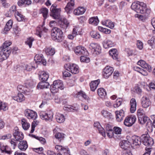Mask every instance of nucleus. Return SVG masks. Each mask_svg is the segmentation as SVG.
Returning a JSON list of instances; mask_svg holds the SVG:
<instances>
[{
    "label": "nucleus",
    "mask_w": 155,
    "mask_h": 155,
    "mask_svg": "<svg viewBox=\"0 0 155 155\" xmlns=\"http://www.w3.org/2000/svg\"><path fill=\"white\" fill-rule=\"evenodd\" d=\"M62 31L56 27L54 28L51 31V38L53 40L58 42H62L64 40Z\"/></svg>",
    "instance_id": "obj_1"
},
{
    "label": "nucleus",
    "mask_w": 155,
    "mask_h": 155,
    "mask_svg": "<svg viewBox=\"0 0 155 155\" xmlns=\"http://www.w3.org/2000/svg\"><path fill=\"white\" fill-rule=\"evenodd\" d=\"M64 86L63 82L61 80H58L54 81L50 86V90L52 93L57 92L59 89L63 90Z\"/></svg>",
    "instance_id": "obj_2"
},
{
    "label": "nucleus",
    "mask_w": 155,
    "mask_h": 155,
    "mask_svg": "<svg viewBox=\"0 0 155 155\" xmlns=\"http://www.w3.org/2000/svg\"><path fill=\"white\" fill-rule=\"evenodd\" d=\"M140 138L141 143L145 146H151L154 143L153 139L150 137L148 134H143L141 136Z\"/></svg>",
    "instance_id": "obj_3"
},
{
    "label": "nucleus",
    "mask_w": 155,
    "mask_h": 155,
    "mask_svg": "<svg viewBox=\"0 0 155 155\" xmlns=\"http://www.w3.org/2000/svg\"><path fill=\"white\" fill-rule=\"evenodd\" d=\"M150 10L147 7L146 5L143 2H141L137 12L141 14H146V16H148L150 13Z\"/></svg>",
    "instance_id": "obj_4"
},
{
    "label": "nucleus",
    "mask_w": 155,
    "mask_h": 155,
    "mask_svg": "<svg viewBox=\"0 0 155 155\" xmlns=\"http://www.w3.org/2000/svg\"><path fill=\"white\" fill-rule=\"evenodd\" d=\"M39 115L42 119L51 121L52 120L53 114L51 111H49L47 113L41 111L39 113Z\"/></svg>",
    "instance_id": "obj_5"
},
{
    "label": "nucleus",
    "mask_w": 155,
    "mask_h": 155,
    "mask_svg": "<svg viewBox=\"0 0 155 155\" xmlns=\"http://www.w3.org/2000/svg\"><path fill=\"white\" fill-rule=\"evenodd\" d=\"M136 118L133 115L126 117L124 121V124L126 126L130 127L133 125L136 121Z\"/></svg>",
    "instance_id": "obj_6"
},
{
    "label": "nucleus",
    "mask_w": 155,
    "mask_h": 155,
    "mask_svg": "<svg viewBox=\"0 0 155 155\" xmlns=\"http://www.w3.org/2000/svg\"><path fill=\"white\" fill-rule=\"evenodd\" d=\"M25 116L28 119L35 120L37 117L36 112L29 109H26L24 111Z\"/></svg>",
    "instance_id": "obj_7"
},
{
    "label": "nucleus",
    "mask_w": 155,
    "mask_h": 155,
    "mask_svg": "<svg viewBox=\"0 0 155 155\" xmlns=\"http://www.w3.org/2000/svg\"><path fill=\"white\" fill-rule=\"evenodd\" d=\"M89 48L92 50L94 54L98 55L101 52V47L97 43H91Z\"/></svg>",
    "instance_id": "obj_8"
},
{
    "label": "nucleus",
    "mask_w": 155,
    "mask_h": 155,
    "mask_svg": "<svg viewBox=\"0 0 155 155\" xmlns=\"http://www.w3.org/2000/svg\"><path fill=\"white\" fill-rule=\"evenodd\" d=\"M66 66H67V65H65L64 67L67 70L71 72L72 74H75L79 72V67L77 65L73 64L68 67L67 68H66Z\"/></svg>",
    "instance_id": "obj_9"
},
{
    "label": "nucleus",
    "mask_w": 155,
    "mask_h": 155,
    "mask_svg": "<svg viewBox=\"0 0 155 155\" xmlns=\"http://www.w3.org/2000/svg\"><path fill=\"white\" fill-rule=\"evenodd\" d=\"M34 60L37 64H42L44 65L46 64V61L44 58L42 54L36 55L35 57Z\"/></svg>",
    "instance_id": "obj_10"
},
{
    "label": "nucleus",
    "mask_w": 155,
    "mask_h": 155,
    "mask_svg": "<svg viewBox=\"0 0 155 155\" xmlns=\"http://www.w3.org/2000/svg\"><path fill=\"white\" fill-rule=\"evenodd\" d=\"M74 52L76 54L79 55H87L88 54L87 50L83 47L77 46L75 49Z\"/></svg>",
    "instance_id": "obj_11"
},
{
    "label": "nucleus",
    "mask_w": 155,
    "mask_h": 155,
    "mask_svg": "<svg viewBox=\"0 0 155 155\" xmlns=\"http://www.w3.org/2000/svg\"><path fill=\"white\" fill-rule=\"evenodd\" d=\"M113 68L109 66H106L103 70V76L105 78H108L114 72Z\"/></svg>",
    "instance_id": "obj_12"
},
{
    "label": "nucleus",
    "mask_w": 155,
    "mask_h": 155,
    "mask_svg": "<svg viewBox=\"0 0 155 155\" xmlns=\"http://www.w3.org/2000/svg\"><path fill=\"white\" fill-rule=\"evenodd\" d=\"M13 134L14 138L17 141H20L24 138L23 134L21 132H19L18 129L14 130Z\"/></svg>",
    "instance_id": "obj_13"
},
{
    "label": "nucleus",
    "mask_w": 155,
    "mask_h": 155,
    "mask_svg": "<svg viewBox=\"0 0 155 155\" xmlns=\"http://www.w3.org/2000/svg\"><path fill=\"white\" fill-rule=\"evenodd\" d=\"M10 51L8 50H0V62H2L4 60L7 59L9 57Z\"/></svg>",
    "instance_id": "obj_14"
},
{
    "label": "nucleus",
    "mask_w": 155,
    "mask_h": 155,
    "mask_svg": "<svg viewBox=\"0 0 155 155\" xmlns=\"http://www.w3.org/2000/svg\"><path fill=\"white\" fill-rule=\"evenodd\" d=\"M138 65H140L142 68L145 69L149 72L151 71L152 68L151 66L146 63V62L143 60H141L139 61L137 63Z\"/></svg>",
    "instance_id": "obj_15"
},
{
    "label": "nucleus",
    "mask_w": 155,
    "mask_h": 155,
    "mask_svg": "<svg viewBox=\"0 0 155 155\" xmlns=\"http://www.w3.org/2000/svg\"><path fill=\"white\" fill-rule=\"evenodd\" d=\"M138 118L139 122L141 124H143L146 123L147 126H148V124H152L151 120L146 116L144 115Z\"/></svg>",
    "instance_id": "obj_16"
},
{
    "label": "nucleus",
    "mask_w": 155,
    "mask_h": 155,
    "mask_svg": "<svg viewBox=\"0 0 155 155\" xmlns=\"http://www.w3.org/2000/svg\"><path fill=\"white\" fill-rule=\"evenodd\" d=\"M141 101V105L143 107H148L151 104V102L149 98L146 96L142 97Z\"/></svg>",
    "instance_id": "obj_17"
},
{
    "label": "nucleus",
    "mask_w": 155,
    "mask_h": 155,
    "mask_svg": "<svg viewBox=\"0 0 155 155\" xmlns=\"http://www.w3.org/2000/svg\"><path fill=\"white\" fill-rule=\"evenodd\" d=\"M68 2L66 7L65 8V11L68 14L70 12L71 10L74 8V0H67Z\"/></svg>",
    "instance_id": "obj_18"
},
{
    "label": "nucleus",
    "mask_w": 155,
    "mask_h": 155,
    "mask_svg": "<svg viewBox=\"0 0 155 155\" xmlns=\"http://www.w3.org/2000/svg\"><path fill=\"white\" fill-rule=\"evenodd\" d=\"M60 8L54 9L51 11L50 15L54 19H59L60 17Z\"/></svg>",
    "instance_id": "obj_19"
},
{
    "label": "nucleus",
    "mask_w": 155,
    "mask_h": 155,
    "mask_svg": "<svg viewBox=\"0 0 155 155\" xmlns=\"http://www.w3.org/2000/svg\"><path fill=\"white\" fill-rule=\"evenodd\" d=\"M130 111L131 113H133L136 111L137 102L135 98H132L130 100Z\"/></svg>",
    "instance_id": "obj_20"
},
{
    "label": "nucleus",
    "mask_w": 155,
    "mask_h": 155,
    "mask_svg": "<svg viewBox=\"0 0 155 155\" xmlns=\"http://www.w3.org/2000/svg\"><path fill=\"white\" fill-rule=\"evenodd\" d=\"M0 149L2 153H7L8 154H10L12 153V152L8 147L5 145L3 143H1V146H0Z\"/></svg>",
    "instance_id": "obj_21"
},
{
    "label": "nucleus",
    "mask_w": 155,
    "mask_h": 155,
    "mask_svg": "<svg viewBox=\"0 0 155 155\" xmlns=\"http://www.w3.org/2000/svg\"><path fill=\"white\" fill-rule=\"evenodd\" d=\"M132 143L131 144L132 147L140 146L141 143L140 137H139L134 136L132 138Z\"/></svg>",
    "instance_id": "obj_22"
},
{
    "label": "nucleus",
    "mask_w": 155,
    "mask_h": 155,
    "mask_svg": "<svg viewBox=\"0 0 155 155\" xmlns=\"http://www.w3.org/2000/svg\"><path fill=\"white\" fill-rule=\"evenodd\" d=\"M116 120L117 121L120 122L123 120L124 117V112L122 110L117 111L115 112Z\"/></svg>",
    "instance_id": "obj_23"
},
{
    "label": "nucleus",
    "mask_w": 155,
    "mask_h": 155,
    "mask_svg": "<svg viewBox=\"0 0 155 155\" xmlns=\"http://www.w3.org/2000/svg\"><path fill=\"white\" fill-rule=\"evenodd\" d=\"M42 31L45 32H47L48 31V29L43 27V25L41 26L37 27L36 30L35 34L38 36L39 37L41 38L42 35Z\"/></svg>",
    "instance_id": "obj_24"
},
{
    "label": "nucleus",
    "mask_w": 155,
    "mask_h": 155,
    "mask_svg": "<svg viewBox=\"0 0 155 155\" xmlns=\"http://www.w3.org/2000/svg\"><path fill=\"white\" fill-rule=\"evenodd\" d=\"M94 126L98 129L99 133L101 134L103 136L105 137L106 136L105 133L104 129L101 125L100 123L98 122H95L94 124Z\"/></svg>",
    "instance_id": "obj_25"
},
{
    "label": "nucleus",
    "mask_w": 155,
    "mask_h": 155,
    "mask_svg": "<svg viewBox=\"0 0 155 155\" xmlns=\"http://www.w3.org/2000/svg\"><path fill=\"white\" fill-rule=\"evenodd\" d=\"M48 78V74L45 71H41L39 74V78L42 81H46Z\"/></svg>",
    "instance_id": "obj_26"
},
{
    "label": "nucleus",
    "mask_w": 155,
    "mask_h": 155,
    "mask_svg": "<svg viewBox=\"0 0 155 155\" xmlns=\"http://www.w3.org/2000/svg\"><path fill=\"white\" fill-rule=\"evenodd\" d=\"M49 86V84L46 81H42L39 83L37 87L38 89H43L48 88Z\"/></svg>",
    "instance_id": "obj_27"
},
{
    "label": "nucleus",
    "mask_w": 155,
    "mask_h": 155,
    "mask_svg": "<svg viewBox=\"0 0 155 155\" xmlns=\"http://www.w3.org/2000/svg\"><path fill=\"white\" fill-rule=\"evenodd\" d=\"M55 119L57 121L60 123H63L65 120L64 116L59 113H57L55 115Z\"/></svg>",
    "instance_id": "obj_28"
},
{
    "label": "nucleus",
    "mask_w": 155,
    "mask_h": 155,
    "mask_svg": "<svg viewBox=\"0 0 155 155\" xmlns=\"http://www.w3.org/2000/svg\"><path fill=\"white\" fill-rule=\"evenodd\" d=\"M28 144L26 141H20L18 144V148L21 150L25 151L27 148Z\"/></svg>",
    "instance_id": "obj_29"
},
{
    "label": "nucleus",
    "mask_w": 155,
    "mask_h": 155,
    "mask_svg": "<svg viewBox=\"0 0 155 155\" xmlns=\"http://www.w3.org/2000/svg\"><path fill=\"white\" fill-rule=\"evenodd\" d=\"M12 43L9 41H5L3 44V45L0 48V50H8L10 51V53L11 52V50L8 47L12 44Z\"/></svg>",
    "instance_id": "obj_30"
},
{
    "label": "nucleus",
    "mask_w": 155,
    "mask_h": 155,
    "mask_svg": "<svg viewBox=\"0 0 155 155\" xmlns=\"http://www.w3.org/2000/svg\"><path fill=\"white\" fill-rule=\"evenodd\" d=\"M85 11L86 9L84 8L80 7L75 9L74 11V13L75 15H78L83 14Z\"/></svg>",
    "instance_id": "obj_31"
},
{
    "label": "nucleus",
    "mask_w": 155,
    "mask_h": 155,
    "mask_svg": "<svg viewBox=\"0 0 155 155\" xmlns=\"http://www.w3.org/2000/svg\"><path fill=\"white\" fill-rule=\"evenodd\" d=\"M100 81L99 79L92 81L90 84V87L91 91H94L96 89Z\"/></svg>",
    "instance_id": "obj_32"
},
{
    "label": "nucleus",
    "mask_w": 155,
    "mask_h": 155,
    "mask_svg": "<svg viewBox=\"0 0 155 155\" xmlns=\"http://www.w3.org/2000/svg\"><path fill=\"white\" fill-rule=\"evenodd\" d=\"M130 143L128 140H123L120 143V145L121 148L124 150L127 149L130 145Z\"/></svg>",
    "instance_id": "obj_33"
},
{
    "label": "nucleus",
    "mask_w": 155,
    "mask_h": 155,
    "mask_svg": "<svg viewBox=\"0 0 155 155\" xmlns=\"http://www.w3.org/2000/svg\"><path fill=\"white\" fill-rule=\"evenodd\" d=\"M12 97L13 99L18 102L24 101L25 99L23 95L21 93H18L17 96Z\"/></svg>",
    "instance_id": "obj_34"
},
{
    "label": "nucleus",
    "mask_w": 155,
    "mask_h": 155,
    "mask_svg": "<svg viewBox=\"0 0 155 155\" xmlns=\"http://www.w3.org/2000/svg\"><path fill=\"white\" fill-rule=\"evenodd\" d=\"M109 54L112 58L114 60H118V54L116 49H111L109 51Z\"/></svg>",
    "instance_id": "obj_35"
},
{
    "label": "nucleus",
    "mask_w": 155,
    "mask_h": 155,
    "mask_svg": "<svg viewBox=\"0 0 155 155\" xmlns=\"http://www.w3.org/2000/svg\"><path fill=\"white\" fill-rule=\"evenodd\" d=\"M21 124L23 128L25 130H27L30 127V125L25 119H22L21 120Z\"/></svg>",
    "instance_id": "obj_36"
},
{
    "label": "nucleus",
    "mask_w": 155,
    "mask_h": 155,
    "mask_svg": "<svg viewBox=\"0 0 155 155\" xmlns=\"http://www.w3.org/2000/svg\"><path fill=\"white\" fill-rule=\"evenodd\" d=\"M99 22L98 18L97 16L92 17L89 20V22L93 25H97Z\"/></svg>",
    "instance_id": "obj_37"
},
{
    "label": "nucleus",
    "mask_w": 155,
    "mask_h": 155,
    "mask_svg": "<svg viewBox=\"0 0 155 155\" xmlns=\"http://www.w3.org/2000/svg\"><path fill=\"white\" fill-rule=\"evenodd\" d=\"M13 25V21L11 20H9L6 23L4 28V31H8L12 28Z\"/></svg>",
    "instance_id": "obj_38"
},
{
    "label": "nucleus",
    "mask_w": 155,
    "mask_h": 155,
    "mask_svg": "<svg viewBox=\"0 0 155 155\" xmlns=\"http://www.w3.org/2000/svg\"><path fill=\"white\" fill-rule=\"evenodd\" d=\"M40 11L41 13L42 14L44 19H46L48 15V9L45 8H43L40 9Z\"/></svg>",
    "instance_id": "obj_39"
},
{
    "label": "nucleus",
    "mask_w": 155,
    "mask_h": 155,
    "mask_svg": "<svg viewBox=\"0 0 155 155\" xmlns=\"http://www.w3.org/2000/svg\"><path fill=\"white\" fill-rule=\"evenodd\" d=\"M15 16L17 20L19 21H23L25 19L24 17L18 11L15 12Z\"/></svg>",
    "instance_id": "obj_40"
},
{
    "label": "nucleus",
    "mask_w": 155,
    "mask_h": 155,
    "mask_svg": "<svg viewBox=\"0 0 155 155\" xmlns=\"http://www.w3.org/2000/svg\"><path fill=\"white\" fill-rule=\"evenodd\" d=\"M21 66L24 69L26 70L27 71H30L33 69H35V67L32 65L31 64H24L22 65Z\"/></svg>",
    "instance_id": "obj_41"
},
{
    "label": "nucleus",
    "mask_w": 155,
    "mask_h": 155,
    "mask_svg": "<svg viewBox=\"0 0 155 155\" xmlns=\"http://www.w3.org/2000/svg\"><path fill=\"white\" fill-rule=\"evenodd\" d=\"M45 51L46 54L48 55H53L55 53L54 49L51 47L45 48Z\"/></svg>",
    "instance_id": "obj_42"
},
{
    "label": "nucleus",
    "mask_w": 155,
    "mask_h": 155,
    "mask_svg": "<svg viewBox=\"0 0 155 155\" xmlns=\"http://www.w3.org/2000/svg\"><path fill=\"white\" fill-rule=\"evenodd\" d=\"M148 44L150 47V48L148 49L151 50V49L155 48V38H152L151 39L148 41Z\"/></svg>",
    "instance_id": "obj_43"
},
{
    "label": "nucleus",
    "mask_w": 155,
    "mask_h": 155,
    "mask_svg": "<svg viewBox=\"0 0 155 155\" xmlns=\"http://www.w3.org/2000/svg\"><path fill=\"white\" fill-rule=\"evenodd\" d=\"M97 91L98 95L101 97H104L106 95V92L103 88L98 89Z\"/></svg>",
    "instance_id": "obj_44"
},
{
    "label": "nucleus",
    "mask_w": 155,
    "mask_h": 155,
    "mask_svg": "<svg viewBox=\"0 0 155 155\" xmlns=\"http://www.w3.org/2000/svg\"><path fill=\"white\" fill-rule=\"evenodd\" d=\"M8 104L0 100V110L5 111L8 109Z\"/></svg>",
    "instance_id": "obj_45"
},
{
    "label": "nucleus",
    "mask_w": 155,
    "mask_h": 155,
    "mask_svg": "<svg viewBox=\"0 0 155 155\" xmlns=\"http://www.w3.org/2000/svg\"><path fill=\"white\" fill-rule=\"evenodd\" d=\"M35 85V83L31 79L27 80L25 82V85L27 88L33 87Z\"/></svg>",
    "instance_id": "obj_46"
},
{
    "label": "nucleus",
    "mask_w": 155,
    "mask_h": 155,
    "mask_svg": "<svg viewBox=\"0 0 155 155\" xmlns=\"http://www.w3.org/2000/svg\"><path fill=\"white\" fill-rule=\"evenodd\" d=\"M15 12H17L16 11V7L15 5H13L10 7L9 11L8 12V15L9 16H11L14 14Z\"/></svg>",
    "instance_id": "obj_47"
},
{
    "label": "nucleus",
    "mask_w": 155,
    "mask_h": 155,
    "mask_svg": "<svg viewBox=\"0 0 155 155\" xmlns=\"http://www.w3.org/2000/svg\"><path fill=\"white\" fill-rule=\"evenodd\" d=\"M141 2L137 1L132 3L131 6V8L134 10L135 11L137 12V10L138 9L139 6H140V3Z\"/></svg>",
    "instance_id": "obj_48"
},
{
    "label": "nucleus",
    "mask_w": 155,
    "mask_h": 155,
    "mask_svg": "<svg viewBox=\"0 0 155 155\" xmlns=\"http://www.w3.org/2000/svg\"><path fill=\"white\" fill-rule=\"evenodd\" d=\"M99 31L101 32H103L106 34H108L110 33L111 30L110 29L107 28H104L101 26H99L98 28Z\"/></svg>",
    "instance_id": "obj_49"
},
{
    "label": "nucleus",
    "mask_w": 155,
    "mask_h": 155,
    "mask_svg": "<svg viewBox=\"0 0 155 155\" xmlns=\"http://www.w3.org/2000/svg\"><path fill=\"white\" fill-rule=\"evenodd\" d=\"M42 97L46 100H51L52 98L51 94L48 92H45L43 93Z\"/></svg>",
    "instance_id": "obj_50"
},
{
    "label": "nucleus",
    "mask_w": 155,
    "mask_h": 155,
    "mask_svg": "<svg viewBox=\"0 0 155 155\" xmlns=\"http://www.w3.org/2000/svg\"><path fill=\"white\" fill-rule=\"evenodd\" d=\"M107 135L110 138H112L114 135V131L111 128L106 127Z\"/></svg>",
    "instance_id": "obj_51"
},
{
    "label": "nucleus",
    "mask_w": 155,
    "mask_h": 155,
    "mask_svg": "<svg viewBox=\"0 0 155 155\" xmlns=\"http://www.w3.org/2000/svg\"><path fill=\"white\" fill-rule=\"evenodd\" d=\"M80 96L82 97L85 100L88 101L89 100V97L85 94L84 92L82 91H81L78 93L77 97H79Z\"/></svg>",
    "instance_id": "obj_52"
},
{
    "label": "nucleus",
    "mask_w": 155,
    "mask_h": 155,
    "mask_svg": "<svg viewBox=\"0 0 155 155\" xmlns=\"http://www.w3.org/2000/svg\"><path fill=\"white\" fill-rule=\"evenodd\" d=\"M91 37L96 39H99L101 37V35L98 32L96 31H92L90 33Z\"/></svg>",
    "instance_id": "obj_53"
},
{
    "label": "nucleus",
    "mask_w": 155,
    "mask_h": 155,
    "mask_svg": "<svg viewBox=\"0 0 155 155\" xmlns=\"http://www.w3.org/2000/svg\"><path fill=\"white\" fill-rule=\"evenodd\" d=\"M34 40V38L31 37L27 39V41H25V43L26 45L29 46L30 48H31L32 45V42Z\"/></svg>",
    "instance_id": "obj_54"
},
{
    "label": "nucleus",
    "mask_w": 155,
    "mask_h": 155,
    "mask_svg": "<svg viewBox=\"0 0 155 155\" xmlns=\"http://www.w3.org/2000/svg\"><path fill=\"white\" fill-rule=\"evenodd\" d=\"M61 153L64 155H70V151L67 147H64Z\"/></svg>",
    "instance_id": "obj_55"
},
{
    "label": "nucleus",
    "mask_w": 155,
    "mask_h": 155,
    "mask_svg": "<svg viewBox=\"0 0 155 155\" xmlns=\"http://www.w3.org/2000/svg\"><path fill=\"white\" fill-rule=\"evenodd\" d=\"M55 137L61 141V140H62L64 137V134L62 133H58L56 134L55 136Z\"/></svg>",
    "instance_id": "obj_56"
},
{
    "label": "nucleus",
    "mask_w": 155,
    "mask_h": 155,
    "mask_svg": "<svg viewBox=\"0 0 155 155\" xmlns=\"http://www.w3.org/2000/svg\"><path fill=\"white\" fill-rule=\"evenodd\" d=\"M122 102V100L120 98H119L116 100V103L114 104V107L115 108L118 107L121 105Z\"/></svg>",
    "instance_id": "obj_57"
},
{
    "label": "nucleus",
    "mask_w": 155,
    "mask_h": 155,
    "mask_svg": "<svg viewBox=\"0 0 155 155\" xmlns=\"http://www.w3.org/2000/svg\"><path fill=\"white\" fill-rule=\"evenodd\" d=\"M25 89L23 86L21 85H18L17 87V90L18 91L26 94L27 91Z\"/></svg>",
    "instance_id": "obj_58"
},
{
    "label": "nucleus",
    "mask_w": 155,
    "mask_h": 155,
    "mask_svg": "<svg viewBox=\"0 0 155 155\" xmlns=\"http://www.w3.org/2000/svg\"><path fill=\"white\" fill-rule=\"evenodd\" d=\"M101 114L105 118H108L110 117V113L108 111L103 110L101 112Z\"/></svg>",
    "instance_id": "obj_59"
},
{
    "label": "nucleus",
    "mask_w": 155,
    "mask_h": 155,
    "mask_svg": "<svg viewBox=\"0 0 155 155\" xmlns=\"http://www.w3.org/2000/svg\"><path fill=\"white\" fill-rule=\"evenodd\" d=\"M80 60L81 62L86 63H88L90 61V58L84 56H82L81 57Z\"/></svg>",
    "instance_id": "obj_60"
},
{
    "label": "nucleus",
    "mask_w": 155,
    "mask_h": 155,
    "mask_svg": "<svg viewBox=\"0 0 155 155\" xmlns=\"http://www.w3.org/2000/svg\"><path fill=\"white\" fill-rule=\"evenodd\" d=\"M16 141V140H15L14 139H12L10 141L11 146L13 149H15L17 143Z\"/></svg>",
    "instance_id": "obj_61"
},
{
    "label": "nucleus",
    "mask_w": 155,
    "mask_h": 155,
    "mask_svg": "<svg viewBox=\"0 0 155 155\" xmlns=\"http://www.w3.org/2000/svg\"><path fill=\"white\" fill-rule=\"evenodd\" d=\"M145 14L144 16L143 15L137 14L135 15V17L137 18L140 19L142 21H143L148 16H146V14Z\"/></svg>",
    "instance_id": "obj_62"
},
{
    "label": "nucleus",
    "mask_w": 155,
    "mask_h": 155,
    "mask_svg": "<svg viewBox=\"0 0 155 155\" xmlns=\"http://www.w3.org/2000/svg\"><path fill=\"white\" fill-rule=\"evenodd\" d=\"M64 147L62 146L56 145L55 146V149L57 152H59V153H61L62 150L63 149Z\"/></svg>",
    "instance_id": "obj_63"
},
{
    "label": "nucleus",
    "mask_w": 155,
    "mask_h": 155,
    "mask_svg": "<svg viewBox=\"0 0 155 155\" xmlns=\"http://www.w3.org/2000/svg\"><path fill=\"white\" fill-rule=\"evenodd\" d=\"M137 114L138 118L144 115L143 111L142 109H139L138 110Z\"/></svg>",
    "instance_id": "obj_64"
}]
</instances>
